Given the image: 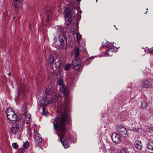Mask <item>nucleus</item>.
Masks as SVG:
<instances>
[{
	"label": "nucleus",
	"mask_w": 153,
	"mask_h": 153,
	"mask_svg": "<svg viewBox=\"0 0 153 153\" xmlns=\"http://www.w3.org/2000/svg\"><path fill=\"white\" fill-rule=\"evenodd\" d=\"M61 111H57V113H61L60 117H56L54 119L53 124V128L57 131V134L60 137L61 141L65 148H67L69 146V144L68 141L64 138L65 135L66 129V125L68 123L71 121L69 116L68 114L69 109V105L66 104L62 106Z\"/></svg>",
	"instance_id": "obj_1"
},
{
	"label": "nucleus",
	"mask_w": 153,
	"mask_h": 153,
	"mask_svg": "<svg viewBox=\"0 0 153 153\" xmlns=\"http://www.w3.org/2000/svg\"><path fill=\"white\" fill-rule=\"evenodd\" d=\"M7 115L8 119L13 122H15L17 119V116L13 111L10 108H7Z\"/></svg>",
	"instance_id": "obj_2"
},
{
	"label": "nucleus",
	"mask_w": 153,
	"mask_h": 153,
	"mask_svg": "<svg viewBox=\"0 0 153 153\" xmlns=\"http://www.w3.org/2000/svg\"><path fill=\"white\" fill-rule=\"evenodd\" d=\"M62 11L65 14V18H68V20L70 21L73 19V17L75 16L72 14V11L69 9L63 8L62 9Z\"/></svg>",
	"instance_id": "obj_3"
},
{
	"label": "nucleus",
	"mask_w": 153,
	"mask_h": 153,
	"mask_svg": "<svg viewBox=\"0 0 153 153\" xmlns=\"http://www.w3.org/2000/svg\"><path fill=\"white\" fill-rule=\"evenodd\" d=\"M118 134L123 137H126L128 136L127 131L126 128L121 125H118L117 128Z\"/></svg>",
	"instance_id": "obj_4"
},
{
	"label": "nucleus",
	"mask_w": 153,
	"mask_h": 153,
	"mask_svg": "<svg viewBox=\"0 0 153 153\" xmlns=\"http://www.w3.org/2000/svg\"><path fill=\"white\" fill-rule=\"evenodd\" d=\"M86 49V48L85 46V44L83 43L82 45H79V48L76 47L74 49V52L75 57V60H79L77 58V56L79 54V51H84Z\"/></svg>",
	"instance_id": "obj_5"
},
{
	"label": "nucleus",
	"mask_w": 153,
	"mask_h": 153,
	"mask_svg": "<svg viewBox=\"0 0 153 153\" xmlns=\"http://www.w3.org/2000/svg\"><path fill=\"white\" fill-rule=\"evenodd\" d=\"M80 61V59L78 60H75L76 63L74 64V66L75 70L74 71V75L76 74V76L78 72H79L81 71L83 67V65L81 63V62H79Z\"/></svg>",
	"instance_id": "obj_6"
},
{
	"label": "nucleus",
	"mask_w": 153,
	"mask_h": 153,
	"mask_svg": "<svg viewBox=\"0 0 153 153\" xmlns=\"http://www.w3.org/2000/svg\"><path fill=\"white\" fill-rule=\"evenodd\" d=\"M105 46L107 47L108 48V50H106L105 53V54L107 56H108L109 51L111 52H116L117 50L116 48L113 46L111 44L109 43L108 44V42L105 43Z\"/></svg>",
	"instance_id": "obj_7"
},
{
	"label": "nucleus",
	"mask_w": 153,
	"mask_h": 153,
	"mask_svg": "<svg viewBox=\"0 0 153 153\" xmlns=\"http://www.w3.org/2000/svg\"><path fill=\"white\" fill-rule=\"evenodd\" d=\"M151 84L149 81L146 79L142 80L140 83V86L141 88H148L151 87Z\"/></svg>",
	"instance_id": "obj_8"
},
{
	"label": "nucleus",
	"mask_w": 153,
	"mask_h": 153,
	"mask_svg": "<svg viewBox=\"0 0 153 153\" xmlns=\"http://www.w3.org/2000/svg\"><path fill=\"white\" fill-rule=\"evenodd\" d=\"M20 88L19 90L18 94L20 92L23 94L25 95L27 92V87L25 84L21 83L20 85Z\"/></svg>",
	"instance_id": "obj_9"
},
{
	"label": "nucleus",
	"mask_w": 153,
	"mask_h": 153,
	"mask_svg": "<svg viewBox=\"0 0 153 153\" xmlns=\"http://www.w3.org/2000/svg\"><path fill=\"white\" fill-rule=\"evenodd\" d=\"M111 138L115 143H119L121 140L120 137L116 132H114L112 134Z\"/></svg>",
	"instance_id": "obj_10"
},
{
	"label": "nucleus",
	"mask_w": 153,
	"mask_h": 153,
	"mask_svg": "<svg viewBox=\"0 0 153 153\" xmlns=\"http://www.w3.org/2000/svg\"><path fill=\"white\" fill-rule=\"evenodd\" d=\"M68 37L69 42L71 44L75 43L76 40L74 33L73 32H69L68 35Z\"/></svg>",
	"instance_id": "obj_11"
},
{
	"label": "nucleus",
	"mask_w": 153,
	"mask_h": 153,
	"mask_svg": "<svg viewBox=\"0 0 153 153\" xmlns=\"http://www.w3.org/2000/svg\"><path fill=\"white\" fill-rule=\"evenodd\" d=\"M51 101V99L48 97H45L42 99L40 100V103L42 104L47 105L50 103Z\"/></svg>",
	"instance_id": "obj_12"
},
{
	"label": "nucleus",
	"mask_w": 153,
	"mask_h": 153,
	"mask_svg": "<svg viewBox=\"0 0 153 153\" xmlns=\"http://www.w3.org/2000/svg\"><path fill=\"white\" fill-rule=\"evenodd\" d=\"M35 143H39L42 142V137L38 134V132L37 131H35Z\"/></svg>",
	"instance_id": "obj_13"
},
{
	"label": "nucleus",
	"mask_w": 153,
	"mask_h": 153,
	"mask_svg": "<svg viewBox=\"0 0 153 153\" xmlns=\"http://www.w3.org/2000/svg\"><path fill=\"white\" fill-rule=\"evenodd\" d=\"M60 42V44L63 45L64 41H66L67 38L65 34L63 33L60 34L58 38Z\"/></svg>",
	"instance_id": "obj_14"
},
{
	"label": "nucleus",
	"mask_w": 153,
	"mask_h": 153,
	"mask_svg": "<svg viewBox=\"0 0 153 153\" xmlns=\"http://www.w3.org/2000/svg\"><path fill=\"white\" fill-rule=\"evenodd\" d=\"M66 88L64 84L60 85V89L61 92L65 95H67L68 94L67 91L66 90Z\"/></svg>",
	"instance_id": "obj_15"
},
{
	"label": "nucleus",
	"mask_w": 153,
	"mask_h": 153,
	"mask_svg": "<svg viewBox=\"0 0 153 153\" xmlns=\"http://www.w3.org/2000/svg\"><path fill=\"white\" fill-rule=\"evenodd\" d=\"M19 128V125H16L13 126L11 129L12 132L13 133H16L18 131Z\"/></svg>",
	"instance_id": "obj_16"
},
{
	"label": "nucleus",
	"mask_w": 153,
	"mask_h": 153,
	"mask_svg": "<svg viewBox=\"0 0 153 153\" xmlns=\"http://www.w3.org/2000/svg\"><path fill=\"white\" fill-rule=\"evenodd\" d=\"M45 14L47 18V20L48 22L49 21V17L50 16L51 14V10L50 8H47Z\"/></svg>",
	"instance_id": "obj_17"
},
{
	"label": "nucleus",
	"mask_w": 153,
	"mask_h": 153,
	"mask_svg": "<svg viewBox=\"0 0 153 153\" xmlns=\"http://www.w3.org/2000/svg\"><path fill=\"white\" fill-rule=\"evenodd\" d=\"M60 96L59 94H56L52 98L51 101L53 102H56L60 98Z\"/></svg>",
	"instance_id": "obj_18"
},
{
	"label": "nucleus",
	"mask_w": 153,
	"mask_h": 153,
	"mask_svg": "<svg viewBox=\"0 0 153 153\" xmlns=\"http://www.w3.org/2000/svg\"><path fill=\"white\" fill-rule=\"evenodd\" d=\"M21 0H13V5L15 8L18 9L19 7V4Z\"/></svg>",
	"instance_id": "obj_19"
},
{
	"label": "nucleus",
	"mask_w": 153,
	"mask_h": 153,
	"mask_svg": "<svg viewBox=\"0 0 153 153\" xmlns=\"http://www.w3.org/2000/svg\"><path fill=\"white\" fill-rule=\"evenodd\" d=\"M27 112V107L26 105L24 104L21 108V114H24Z\"/></svg>",
	"instance_id": "obj_20"
},
{
	"label": "nucleus",
	"mask_w": 153,
	"mask_h": 153,
	"mask_svg": "<svg viewBox=\"0 0 153 153\" xmlns=\"http://www.w3.org/2000/svg\"><path fill=\"white\" fill-rule=\"evenodd\" d=\"M48 61L51 65L53 64L54 62V57L52 55H50L49 56Z\"/></svg>",
	"instance_id": "obj_21"
},
{
	"label": "nucleus",
	"mask_w": 153,
	"mask_h": 153,
	"mask_svg": "<svg viewBox=\"0 0 153 153\" xmlns=\"http://www.w3.org/2000/svg\"><path fill=\"white\" fill-rule=\"evenodd\" d=\"M30 115L29 114H26L25 116L24 122L26 123H28L30 121Z\"/></svg>",
	"instance_id": "obj_22"
},
{
	"label": "nucleus",
	"mask_w": 153,
	"mask_h": 153,
	"mask_svg": "<svg viewBox=\"0 0 153 153\" xmlns=\"http://www.w3.org/2000/svg\"><path fill=\"white\" fill-rule=\"evenodd\" d=\"M135 147L139 150H141L142 148V146L140 141H138L135 145Z\"/></svg>",
	"instance_id": "obj_23"
},
{
	"label": "nucleus",
	"mask_w": 153,
	"mask_h": 153,
	"mask_svg": "<svg viewBox=\"0 0 153 153\" xmlns=\"http://www.w3.org/2000/svg\"><path fill=\"white\" fill-rule=\"evenodd\" d=\"M57 83L59 85H61L64 84H63V79L61 77H57Z\"/></svg>",
	"instance_id": "obj_24"
},
{
	"label": "nucleus",
	"mask_w": 153,
	"mask_h": 153,
	"mask_svg": "<svg viewBox=\"0 0 153 153\" xmlns=\"http://www.w3.org/2000/svg\"><path fill=\"white\" fill-rule=\"evenodd\" d=\"M147 148L152 150H153V141L149 142L147 145Z\"/></svg>",
	"instance_id": "obj_25"
},
{
	"label": "nucleus",
	"mask_w": 153,
	"mask_h": 153,
	"mask_svg": "<svg viewBox=\"0 0 153 153\" xmlns=\"http://www.w3.org/2000/svg\"><path fill=\"white\" fill-rule=\"evenodd\" d=\"M76 36L77 42H79L82 38V36L79 32H77Z\"/></svg>",
	"instance_id": "obj_26"
},
{
	"label": "nucleus",
	"mask_w": 153,
	"mask_h": 153,
	"mask_svg": "<svg viewBox=\"0 0 153 153\" xmlns=\"http://www.w3.org/2000/svg\"><path fill=\"white\" fill-rule=\"evenodd\" d=\"M141 105L142 108H146L147 106V103L145 101L143 100L141 102Z\"/></svg>",
	"instance_id": "obj_27"
},
{
	"label": "nucleus",
	"mask_w": 153,
	"mask_h": 153,
	"mask_svg": "<svg viewBox=\"0 0 153 153\" xmlns=\"http://www.w3.org/2000/svg\"><path fill=\"white\" fill-rule=\"evenodd\" d=\"M120 153H129V152L127 149L124 148L120 150Z\"/></svg>",
	"instance_id": "obj_28"
},
{
	"label": "nucleus",
	"mask_w": 153,
	"mask_h": 153,
	"mask_svg": "<svg viewBox=\"0 0 153 153\" xmlns=\"http://www.w3.org/2000/svg\"><path fill=\"white\" fill-rule=\"evenodd\" d=\"M71 67V65L68 64L66 65L65 67V70L66 71H68L70 70Z\"/></svg>",
	"instance_id": "obj_29"
},
{
	"label": "nucleus",
	"mask_w": 153,
	"mask_h": 153,
	"mask_svg": "<svg viewBox=\"0 0 153 153\" xmlns=\"http://www.w3.org/2000/svg\"><path fill=\"white\" fill-rule=\"evenodd\" d=\"M61 63L60 62L58 61L55 63V67L57 69H59Z\"/></svg>",
	"instance_id": "obj_30"
},
{
	"label": "nucleus",
	"mask_w": 153,
	"mask_h": 153,
	"mask_svg": "<svg viewBox=\"0 0 153 153\" xmlns=\"http://www.w3.org/2000/svg\"><path fill=\"white\" fill-rule=\"evenodd\" d=\"M91 58L90 57L86 59L85 61V63L87 65L89 64L91 62Z\"/></svg>",
	"instance_id": "obj_31"
},
{
	"label": "nucleus",
	"mask_w": 153,
	"mask_h": 153,
	"mask_svg": "<svg viewBox=\"0 0 153 153\" xmlns=\"http://www.w3.org/2000/svg\"><path fill=\"white\" fill-rule=\"evenodd\" d=\"M29 146V143L28 142H26L24 143L23 146L25 148H27Z\"/></svg>",
	"instance_id": "obj_32"
},
{
	"label": "nucleus",
	"mask_w": 153,
	"mask_h": 153,
	"mask_svg": "<svg viewBox=\"0 0 153 153\" xmlns=\"http://www.w3.org/2000/svg\"><path fill=\"white\" fill-rule=\"evenodd\" d=\"M12 146L13 148L16 149L18 147V145L16 143H13L12 144Z\"/></svg>",
	"instance_id": "obj_33"
},
{
	"label": "nucleus",
	"mask_w": 153,
	"mask_h": 153,
	"mask_svg": "<svg viewBox=\"0 0 153 153\" xmlns=\"http://www.w3.org/2000/svg\"><path fill=\"white\" fill-rule=\"evenodd\" d=\"M24 149L22 148L21 149H19L18 151V153H23L24 151Z\"/></svg>",
	"instance_id": "obj_34"
},
{
	"label": "nucleus",
	"mask_w": 153,
	"mask_h": 153,
	"mask_svg": "<svg viewBox=\"0 0 153 153\" xmlns=\"http://www.w3.org/2000/svg\"><path fill=\"white\" fill-rule=\"evenodd\" d=\"M153 52V48H150L149 50V53L150 54H152Z\"/></svg>",
	"instance_id": "obj_35"
},
{
	"label": "nucleus",
	"mask_w": 153,
	"mask_h": 153,
	"mask_svg": "<svg viewBox=\"0 0 153 153\" xmlns=\"http://www.w3.org/2000/svg\"><path fill=\"white\" fill-rule=\"evenodd\" d=\"M50 92H48L47 91L46 92V94L48 95L49 94H50Z\"/></svg>",
	"instance_id": "obj_36"
},
{
	"label": "nucleus",
	"mask_w": 153,
	"mask_h": 153,
	"mask_svg": "<svg viewBox=\"0 0 153 153\" xmlns=\"http://www.w3.org/2000/svg\"><path fill=\"white\" fill-rule=\"evenodd\" d=\"M139 130V128H137V129H135V130H134V131H138V130Z\"/></svg>",
	"instance_id": "obj_37"
},
{
	"label": "nucleus",
	"mask_w": 153,
	"mask_h": 153,
	"mask_svg": "<svg viewBox=\"0 0 153 153\" xmlns=\"http://www.w3.org/2000/svg\"><path fill=\"white\" fill-rule=\"evenodd\" d=\"M44 108H43V109H42V111H43V112H42V114H45L44 112Z\"/></svg>",
	"instance_id": "obj_38"
},
{
	"label": "nucleus",
	"mask_w": 153,
	"mask_h": 153,
	"mask_svg": "<svg viewBox=\"0 0 153 153\" xmlns=\"http://www.w3.org/2000/svg\"><path fill=\"white\" fill-rule=\"evenodd\" d=\"M77 1L78 2H79L81 1V0H77Z\"/></svg>",
	"instance_id": "obj_39"
},
{
	"label": "nucleus",
	"mask_w": 153,
	"mask_h": 153,
	"mask_svg": "<svg viewBox=\"0 0 153 153\" xmlns=\"http://www.w3.org/2000/svg\"><path fill=\"white\" fill-rule=\"evenodd\" d=\"M10 73L8 74V75H10Z\"/></svg>",
	"instance_id": "obj_40"
},
{
	"label": "nucleus",
	"mask_w": 153,
	"mask_h": 153,
	"mask_svg": "<svg viewBox=\"0 0 153 153\" xmlns=\"http://www.w3.org/2000/svg\"><path fill=\"white\" fill-rule=\"evenodd\" d=\"M147 11H146V13H145V14H146V13H147Z\"/></svg>",
	"instance_id": "obj_41"
},
{
	"label": "nucleus",
	"mask_w": 153,
	"mask_h": 153,
	"mask_svg": "<svg viewBox=\"0 0 153 153\" xmlns=\"http://www.w3.org/2000/svg\"><path fill=\"white\" fill-rule=\"evenodd\" d=\"M66 99H65V102H66Z\"/></svg>",
	"instance_id": "obj_42"
},
{
	"label": "nucleus",
	"mask_w": 153,
	"mask_h": 153,
	"mask_svg": "<svg viewBox=\"0 0 153 153\" xmlns=\"http://www.w3.org/2000/svg\"><path fill=\"white\" fill-rule=\"evenodd\" d=\"M97 0H96V2H97Z\"/></svg>",
	"instance_id": "obj_43"
},
{
	"label": "nucleus",
	"mask_w": 153,
	"mask_h": 153,
	"mask_svg": "<svg viewBox=\"0 0 153 153\" xmlns=\"http://www.w3.org/2000/svg\"><path fill=\"white\" fill-rule=\"evenodd\" d=\"M30 26H29V28H30Z\"/></svg>",
	"instance_id": "obj_44"
},
{
	"label": "nucleus",
	"mask_w": 153,
	"mask_h": 153,
	"mask_svg": "<svg viewBox=\"0 0 153 153\" xmlns=\"http://www.w3.org/2000/svg\"><path fill=\"white\" fill-rule=\"evenodd\" d=\"M62 31V29H61V31Z\"/></svg>",
	"instance_id": "obj_45"
}]
</instances>
